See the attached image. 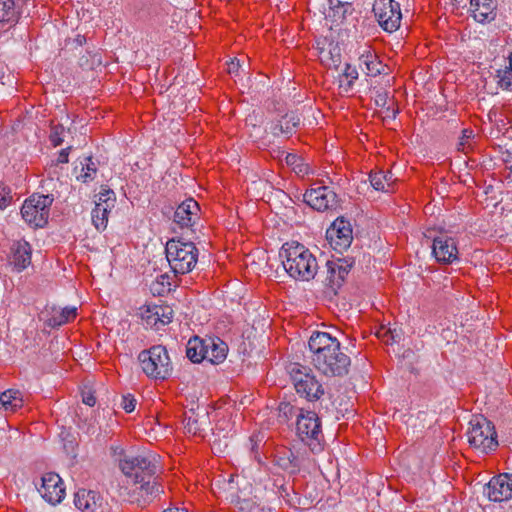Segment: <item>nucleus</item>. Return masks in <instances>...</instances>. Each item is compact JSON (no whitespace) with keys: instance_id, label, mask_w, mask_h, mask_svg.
Here are the masks:
<instances>
[{"instance_id":"f257e3e1","label":"nucleus","mask_w":512,"mask_h":512,"mask_svg":"<svg viewBox=\"0 0 512 512\" xmlns=\"http://www.w3.org/2000/svg\"><path fill=\"white\" fill-rule=\"evenodd\" d=\"M314 367L325 376H344L351 365L350 357L341 350L336 337L327 332H313L308 341Z\"/></svg>"},{"instance_id":"f03ea898","label":"nucleus","mask_w":512,"mask_h":512,"mask_svg":"<svg viewBox=\"0 0 512 512\" xmlns=\"http://www.w3.org/2000/svg\"><path fill=\"white\" fill-rule=\"evenodd\" d=\"M120 469L136 486L133 495L139 504H147L163 492L156 477L158 468L153 456L125 457L120 461Z\"/></svg>"},{"instance_id":"7ed1b4c3","label":"nucleus","mask_w":512,"mask_h":512,"mask_svg":"<svg viewBox=\"0 0 512 512\" xmlns=\"http://www.w3.org/2000/svg\"><path fill=\"white\" fill-rule=\"evenodd\" d=\"M285 271L295 280L309 281L318 271L316 257L298 242L285 243L279 253Z\"/></svg>"},{"instance_id":"20e7f679","label":"nucleus","mask_w":512,"mask_h":512,"mask_svg":"<svg viewBox=\"0 0 512 512\" xmlns=\"http://www.w3.org/2000/svg\"><path fill=\"white\" fill-rule=\"evenodd\" d=\"M142 371L155 380L167 379L173 371L172 361L166 347L155 345L138 355Z\"/></svg>"},{"instance_id":"39448f33","label":"nucleus","mask_w":512,"mask_h":512,"mask_svg":"<svg viewBox=\"0 0 512 512\" xmlns=\"http://www.w3.org/2000/svg\"><path fill=\"white\" fill-rule=\"evenodd\" d=\"M165 253L174 274L191 272L198 260V249L192 242L171 239L166 244Z\"/></svg>"},{"instance_id":"423d86ee","label":"nucleus","mask_w":512,"mask_h":512,"mask_svg":"<svg viewBox=\"0 0 512 512\" xmlns=\"http://www.w3.org/2000/svg\"><path fill=\"white\" fill-rule=\"evenodd\" d=\"M467 438L470 446L487 454L498 447L497 433L491 421L483 416H476L469 422Z\"/></svg>"},{"instance_id":"0eeeda50","label":"nucleus","mask_w":512,"mask_h":512,"mask_svg":"<svg viewBox=\"0 0 512 512\" xmlns=\"http://www.w3.org/2000/svg\"><path fill=\"white\" fill-rule=\"evenodd\" d=\"M296 432L301 441L308 445L313 453L322 451L321 421L315 412L300 410V413L297 414Z\"/></svg>"},{"instance_id":"6e6552de","label":"nucleus","mask_w":512,"mask_h":512,"mask_svg":"<svg viewBox=\"0 0 512 512\" xmlns=\"http://www.w3.org/2000/svg\"><path fill=\"white\" fill-rule=\"evenodd\" d=\"M289 374L297 394L301 397L308 401H316L324 395L322 384L309 368L295 363L290 366Z\"/></svg>"},{"instance_id":"1a4fd4ad","label":"nucleus","mask_w":512,"mask_h":512,"mask_svg":"<svg viewBox=\"0 0 512 512\" xmlns=\"http://www.w3.org/2000/svg\"><path fill=\"white\" fill-rule=\"evenodd\" d=\"M52 195L33 194L22 205L21 215L26 223L35 228L44 227L49 218Z\"/></svg>"},{"instance_id":"9d476101","label":"nucleus","mask_w":512,"mask_h":512,"mask_svg":"<svg viewBox=\"0 0 512 512\" xmlns=\"http://www.w3.org/2000/svg\"><path fill=\"white\" fill-rule=\"evenodd\" d=\"M373 12L384 31L392 33L400 27L402 14L398 2L394 0H375Z\"/></svg>"},{"instance_id":"9b49d317","label":"nucleus","mask_w":512,"mask_h":512,"mask_svg":"<svg viewBox=\"0 0 512 512\" xmlns=\"http://www.w3.org/2000/svg\"><path fill=\"white\" fill-rule=\"evenodd\" d=\"M326 240L336 252L346 251L353 241L351 223L343 217L337 218L327 229Z\"/></svg>"},{"instance_id":"f8f14e48","label":"nucleus","mask_w":512,"mask_h":512,"mask_svg":"<svg viewBox=\"0 0 512 512\" xmlns=\"http://www.w3.org/2000/svg\"><path fill=\"white\" fill-rule=\"evenodd\" d=\"M95 198V207L91 213L92 223L98 231H103L108 224V215L115 207L116 195L113 190L102 187Z\"/></svg>"},{"instance_id":"ddd939ff","label":"nucleus","mask_w":512,"mask_h":512,"mask_svg":"<svg viewBox=\"0 0 512 512\" xmlns=\"http://www.w3.org/2000/svg\"><path fill=\"white\" fill-rule=\"evenodd\" d=\"M305 203L317 211L332 209L337 204L336 193L328 186L311 187L303 195Z\"/></svg>"},{"instance_id":"4468645a","label":"nucleus","mask_w":512,"mask_h":512,"mask_svg":"<svg viewBox=\"0 0 512 512\" xmlns=\"http://www.w3.org/2000/svg\"><path fill=\"white\" fill-rule=\"evenodd\" d=\"M305 461V453L286 448L277 450L273 460L274 465L290 475L298 474L304 466Z\"/></svg>"},{"instance_id":"2eb2a0df","label":"nucleus","mask_w":512,"mask_h":512,"mask_svg":"<svg viewBox=\"0 0 512 512\" xmlns=\"http://www.w3.org/2000/svg\"><path fill=\"white\" fill-rule=\"evenodd\" d=\"M38 491L50 504L60 503L65 495L62 479L56 473L45 474L41 479Z\"/></svg>"},{"instance_id":"dca6fc26","label":"nucleus","mask_w":512,"mask_h":512,"mask_svg":"<svg viewBox=\"0 0 512 512\" xmlns=\"http://www.w3.org/2000/svg\"><path fill=\"white\" fill-rule=\"evenodd\" d=\"M486 494L491 501L502 502L512 498V474H500L493 477L486 487Z\"/></svg>"},{"instance_id":"f3484780","label":"nucleus","mask_w":512,"mask_h":512,"mask_svg":"<svg viewBox=\"0 0 512 512\" xmlns=\"http://www.w3.org/2000/svg\"><path fill=\"white\" fill-rule=\"evenodd\" d=\"M432 253L438 262L451 264L458 259L456 241L446 235L438 236L433 240Z\"/></svg>"},{"instance_id":"a211bd4d","label":"nucleus","mask_w":512,"mask_h":512,"mask_svg":"<svg viewBox=\"0 0 512 512\" xmlns=\"http://www.w3.org/2000/svg\"><path fill=\"white\" fill-rule=\"evenodd\" d=\"M200 208L198 203L189 198L183 201L174 212V222L181 228L192 227L199 219L198 212Z\"/></svg>"},{"instance_id":"6ab92c4d","label":"nucleus","mask_w":512,"mask_h":512,"mask_svg":"<svg viewBox=\"0 0 512 512\" xmlns=\"http://www.w3.org/2000/svg\"><path fill=\"white\" fill-rule=\"evenodd\" d=\"M353 261L346 258H338L334 261H327L326 281L331 286H340L352 268Z\"/></svg>"},{"instance_id":"aec40b11","label":"nucleus","mask_w":512,"mask_h":512,"mask_svg":"<svg viewBox=\"0 0 512 512\" xmlns=\"http://www.w3.org/2000/svg\"><path fill=\"white\" fill-rule=\"evenodd\" d=\"M102 496L93 490L80 489L74 495V504L82 512H96L102 508Z\"/></svg>"},{"instance_id":"412c9836","label":"nucleus","mask_w":512,"mask_h":512,"mask_svg":"<svg viewBox=\"0 0 512 512\" xmlns=\"http://www.w3.org/2000/svg\"><path fill=\"white\" fill-rule=\"evenodd\" d=\"M473 17L480 23H489L497 15V0H470Z\"/></svg>"},{"instance_id":"4be33fe9","label":"nucleus","mask_w":512,"mask_h":512,"mask_svg":"<svg viewBox=\"0 0 512 512\" xmlns=\"http://www.w3.org/2000/svg\"><path fill=\"white\" fill-rule=\"evenodd\" d=\"M359 66L370 77H376L384 73L386 68V65L379 60L378 56L370 48H366L359 55Z\"/></svg>"},{"instance_id":"5701e85b","label":"nucleus","mask_w":512,"mask_h":512,"mask_svg":"<svg viewBox=\"0 0 512 512\" xmlns=\"http://www.w3.org/2000/svg\"><path fill=\"white\" fill-rule=\"evenodd\" d=\"M300 123V116L295 112H289L273 123L270 129L274 136L289 137L296 131Z\"/></svg>"},{"instance_id":"b1692460","label":"nucleus","mask_w":512,"mask_h":512,"mask_svg":"<svg viewBox=\"0 0 512 512\" xmlns=\"http://www.w3.org/2000/svg\"><path fill=\"white\" fill-rule=\"evenodd\" d=\"M31 263V246L26 241H18L13 244L11 264L22 271Z\"/></svg>"},{"instance_id":"393cba45","label":"nucleus","mask_w":512,"mask_h":512,"mask_svg":"<svg viewBox=\"0 0 512 512\" xmlns=\"http://www.w3.org/2000/svg\"><path fill=\"white\" fill-rule=\"evenodd\" d=\"M207 414H196L193 409L184 413L183 425L186 433L203 437L204 425L207 424Z\"/></svg>"},{"instance_id":"a878e982","label":"nucleus","mask_w":512,"mask_h":512,"mask_svg":"<svg viewBox=\"0 0 512 512\" xmlns=\"http://www.w3.org/2000/svg\"><path fill=\"white\" fill-rule=\"evenodd\" d=\"M228 353L227 344L218 337L207 338V357L206 360L211 364L222 363Z\"/></svg>"},{"instance_id":"bb28decb","label":"nucleus","mask_w":512,"mask_h":512,"mask_svg":"<svg viewBox=\"0 0 512 512\" xmlns=\"http://www.w3.org/2000/svg\"><path fill=\"white\" fill-rule=\"evenodd\" d=\"M186 355L193 363H200L207 357V338L194 336L186 346Z\"/></svg>"},{"instance_id":"cd10ccee","label":"nucleus","mask_w":512,"mask_h":512,"mask_svg":"<svg viewBox=\"0 0 512 512\" xmlns=\"http://www.w3.org/2000/svg\"><path fill=\"white\" fill-rule=\"evenodd\" d=\"M76 315L77 308L74 306H67L62 309L52 308L51 316L47 319V324L53 328L59 327L73 320Z\"/></svg>"},{"instance_id":"c85d7f7f","label":"nucleus","mask_w":512,"mask_h":512,"mask_svg":"<svg viewBox=\"0 0 512 512\" xmlns=\"http://www.w3.org/2000/svg\"><path fill=\"white\" fill-rule=\"evenodd\" d=\"M19 16L14 0H0V24L14 25Z\"/></svg>"},{"instance_id":"c756f323","label":"nucleus","mask_w":512,"mask_h":512,"mask_svg":"<svg viewBox=\"0 0 512 512\" xmlns=\"http://www.w3.org/2000/svg\"><path fill=\"white\" fill-rule=\"evenodd\" d=\"M0 404L5 411L15 412L23 405L21 392L18 390H7L0 395Z\"/></svg>"},{"instance_id":"7c9ffc66","label":"nucleus","mask_w":512,"mask_h":512,"mask_svg":"<svg viewBox=\"0 0 512 512\" xmlns=\"http://www.w3.org/2000/svg\"><path fill=\"white\" fill-rule=\"evenodd\" d=\"M321 61L324 63L328 68H334L338 69V67L341 64V55H340V49L335 46L329 51H321Z\"/></svg>"},{"instance_id":"2f4dec72","label":"nucleus","mask_w":512,"mask_h":512,"mask_svg":"<svg viewBox=\"0 0 512 512\" xmlns=\"http://www.w3.org/2000/svg\"><path fill=\"white\" fill-rule=\"evenodd\" d=\"M84 161L85 163H81L82 169L81 173L77 176V179L86 183L94 179L97 167L91 156L86 157Z\"/></svg>"},{"instance_id":"473e14b6","label":"nucleus","mask_w":512,"mask_h":512,"mask_svg":"<svg viewBox=\"0 0 512 512\" xmlns=\"http://www.w3.org/2000/svg\"><path fill=\"white\" fill-rule=\"evenodd\" d=\"M495 77L500 88L512 91V67L497 70Z\"/></svg>"},{"instance_id":"72a5a7b5","label":"nucleus","mask_w":512,"mask_h":512,"mask_svg":"<svg viewBox=\"0 0 512 512\" xmlns=\"http://www.w3.org/2000/svg\"><path fill=\"white\" fill-rule=\"evenodd\" d=\"M285 161H286V164L288 166H291L292 169L297 173V174H308L309 173V167L307 164H305L302 160V158H300L298 155L296 154H287L286 158H285Z\"/></svg>"},{"instance_id":"f704fd0d","label":"nucleus","mask_w":512,"mask_h":512,"mask_svg":"<svg viewBox=\"0 0 512 512\" xmlns=\"http://www.w3.org/2000/svg\"><path fill=\"white\" fill-rule=\"evenodd\" d=\"M153 316H155V323L160 322L165 325L172 321L173 310L169 306H156Z\"/></svg>"},{"instance_id":"c9c22d12","label":"nucleus","mask_w":512,"mask_h":512,"mask_svg":"<svg viewBox=\"0 0 512 512\" xmlns=\"http://www.w3.org/2000/svg\"><path fill=\"white\" fill-rule=\"evenodd\" d=\"M370 184L377 191H388L385 189V172L375 171L369 174Z\"/></svg>"},{"instance_id":"e433bc0d","label":"nucleus","mask_w":512,"mask_h":512,"mask_svg":"<svg viewBox=\"0 0 512 512\" xmlns=\"http://www.w3.org/2000/svg\"><path fill=\"white\" fill-rule=\"evenodd\" d=\"M351 9V4L339 3L332 8L333 14L329 16L333 17L335 22H342L346 18L347 13L351 11Z\"/></svg>"},{"instance_id":"4c0bfd02","label":"nucleus","mask_w":512,"mask_h":512,"mask_svg":"<svg viewBox=\"0 0 512 512\" xmlns=\"http://www.w3.org/2000/svg\"><path fill=\"white\" fill-rule=\"evenodd\" d=\"M11 190L8 186L0 183V210H4L11 202Z\"/></svg>"},{"instance_id":"58836bf2","label":"nucleus","mask_w":512,"mask_h":512,"mask_svg":"<svg viewBox=\"0 0 512 512\" xmlns=\"http://www.w3.org/2000/svg\"><path fill=\"white\" fill-rule=\"evenodd\" d=\"M13 435L10 431L2 430L0 432V452H6L13 445Z\"/></svg>"},{"instance_id":"ea45409f","label":"nucleus","mask_w":512,"mask_h":512,"mask_svg":"<svg viewBox=\"0 0 512 512\" xmlns=\"http://www.w3.org/2000/svg\"><path fill=\"white\" fill-rule=\"evenodd\" d=\"M300 410H302V409L297 408L287 402H283L279 406L280 413L283 414V416L287 419H289L290 417H292L294 415L297 417V414L300 413Z\"/></svg>"},{"instance_id":"a19ab883","label":"nucleus","mask_w":512,"mask_h":512,"mask_svg":"<svg viewBox=\"0 0 512 512\" xmlns=\"http://www.w3.org/2000/svg\"><path fill=\"white\" fill-rule=\"evenodd\" d=\"M64 133V127L62 125H56L52 128L50 134V141L53 146H59L63 143L62 134Z\"/></svg>"},{"instance_id":"79ce46f5","label":"nucleus","mask_w":512,"mask_h":512,"mask_svg":"<svg viewBox=\"0 0 512 512\" xmlns=\"http://www.w3.org/2000/svg\"><path fill=\"white\" fill-rule=\"evenodd\" d=\"M121 407L127 412L131 413L135 410L136 399L133 395L127 394L122 396Z\"/></svg>"},{"instance_id":"37998d69","label":"nucleus","mask_w":512,"mask_h":512,"mask_svg":"<svg viewBox=\"0 0 512 512\" xmlns=\"http://www.w3.org/2000/svg\"><path fill=\"white\" fill-rule=\"evenodd\" d=\"M343 76L348 79V88H350L353 84V81L358 78V71L356 67L346 64L345 70L343 72Z\"/></svg>"},{"instance_id":"c03bdc74","label":"nucleus","mask_w":512,"mask_h":512,"mask_svg":"<svg viewBox=\"0 0 512 512\" xmlns=\"http://www.w3.org/2000/svg\"><path fill=\"white\" fill-rule=\"evenodd\" d=\"M82 401L84 404L93 407L96 404V398L92 391H87L82 393Z\"/></svg>"},{"instance_id":"a18cd8bd","label":"nucleus","mask_w":512,"mask_h":512,"mask_svg":"<svg viewBox=\"0 0 512 512\" xmlns=\"http://www.w3.org/2000/svg\"><path fill=\"white\" fill-rule=\"evenodd\" d=\"M473 137V131L472 130H469V129H464L462 131V137L460 138V142H459V149H463L464 150V146L465 144L468 142L469 139H471Z\"/></svg>"},{"instance_id":"49530a36","label":"nucleus","mask_w":512,"mask_h":512,"mask_svg":"<svg viewBox=\"0 0 512 512\" xmlns=\"http://www.w3.org/2000/svg\"><path fill=\"white\" fill-rule=\"evenodd\" d=\"M503 161H504L506 169H508L510 171V173L512 174V152L511 151H506L505 153H503Z\"/></svg>"},{"instance_id":"de8ad7c7","label":"nucleus","mask_w":512,"mask_h":512,"mask_svg":"<svg viewBox=\"0 0 512 512\" xmlns=\"http://www.w3.org/2000/svg\"><path fill=\"white\" fill-rule=\"evenodd\" d=\"M69 150H70V147L62 149L60 151L59 156H58L59 163H68Z\"/></svg>"},{"instance_id":"09e8293b","label":"nucleus","mask_w":512,"mask_h":512,"mask_svg":"<svg viewBox=\"0 0 512 512\" xmlns=\"http://www.w3.org/2000/svg\"><path fill=\"white\" fill-rule=\"evenodd\" d=\"M396 337H398V335H394V333L391 330H388V331H385L383 340L385 341V343L389 344V343L396 342L397 341Z\"/></svg>"},{"instance_id":"8fccbe9b","label":"nucleus","mask_w":512,"mask_h":512,"mask_svg":"<svg viewBox=\"0 0 512 512\" xmlns=\"http://www.w3.org/2000/svg\"><path fill=\"white\" fill-rule=\"evenodd\" d=\"M262 439H260L258 436H251L250 437V443H251V450L253 453H256L259 447V444L261 443Z\"/></svg>"},{"instance_id":"3c124183","label":"nucleus","mask_w":512,"mask_h":512,"mask_svg":"<svg viewBox=\"0 0 512 512\" xmlns=\"http://www.w3.org/2000/svg\"><path fill=\"white\" fill-rule=\"evenodd\" d=\"M238 69H239V62H238V61H235V60H232V61L229 63V66H228V72H229L230 74L237 73V72H238Z\"/></svg>"},{"instance_id":"603ef678","label":"nucleus","mask_w":512,"mask_h":512,"mask_svg":"<svg viewBox=\"0 0 512 512\" xmlns=\"http://www.w3.org/2000/svg\"><path fill=\"white\" fill-rule=\"evenodd\" d=\"M392 174L391 173H385V188L390 187L392 183Z\"/></svg>"},{"instance_id":"864d4df0","label":"nucleus","mask_w":512,"mask_h":512,"mask_svg":"<svg viewBox=\"0 0 512 512\" xmlns=\"http://www.w3.org/2000/svg\"><path fill=\"white\" fill-rule=\"evenodd\" d=\"M163 512H187V511H185V510H179V509H176L175 511H173L172 509H167V510H165V511H163Z\"/></svg>"},{"instance_id":"5fc2aeb1","label":"nucleus","mask_w":512,"mask_h":512,"mask_svg":"<svg viewBox=\"0 0 512 512\" xmlns=\"http://www.w3.org/2000/svg\"><path fill=\"white\" fill-rule=\"evenodd\" d=\"M385 100L384 96L379 95V100H376V103L379 104V102H382Z\"/></svg>"},{"instance_id":"6e6d98bb","label":"nucleus","mask_w":512,"mask_h":512,"mask_svg":"<svg viewBox=\"0 0 512 512\" xmlns=\"http://www.w3.org/2000/svg\"><path fill=\"white\" fill-rule=\"evenodd\" d=\"M507 67H512V53L509 56V65Z\"/></svg>"},{"instance_id":"4d7b16f0","label":"nucleus","mask_w":512,"mask_h":512,"mask_svg":"<svg viewBox=\"0 0 512 512\" xmlns=\"http://www.w3.org/2000/svg\"><path fill=\"white\" fill-rule=\"evenodd\" d=\"M161 279H162V282H161V283L163 284V283H164V280H165V279H168V276H167V275H161Z\"/></svg>"},{"instance_id":"13d9d810","label":"nucleus","mask_w":512,"mask_h":512,"mask_svg":"<svg viewBox=\"0 0 512 512\" xmlns=\"http://www.w3.org/2000/svg\"><path fill=\"white\" fill-rule=\"evenodd\" d=\"M108 512H118V511H110V510H109Z\"/></svg>"}]
</instances>
